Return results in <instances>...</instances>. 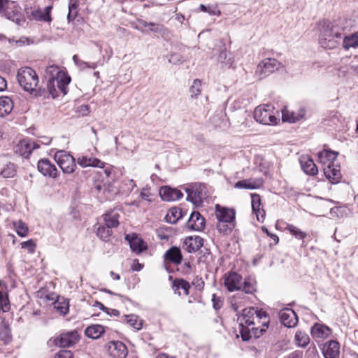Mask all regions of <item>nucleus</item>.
I'll use <instances>...</instances> for the list:
<instances>
[{"label": "nucleus", "mask_w": 358, "mask_h": 358, "mask_svg": "<svg viewBox=\"0 0 358 358\" xmlns=\"http://www.w3.org/2000/svg\"><path fill=\"white\" fill-rule=\"evenodd\" d=\"M344 20L324 21L320 29L319 42L323 48L334 49L341 43L343 37Z\"/></svg>", "instance_id": "nucleus-1"}, {"label": "nucleus", "mask_w": 358, "mask_h": 358, "mask_svg": "<svg viewBox=\"0 0 358 358\" xmlns=\"http://www.w3.org/2000/svg\"><path fill=\"white\" fill-rule=\"evenodd\" d=\"M17 79L20 85L27 92H32L38 84V75L30 67L20 69L17 71Z\"/></svg>", "instance_id": "nucleus-2"}, {"label": "nucleus", "mask_w": 358, "mask_h": 358, "mask_svg": "<svg viewBox=\"0 0 358 358\" xmlns=\"http://www.w3.org/2000/svg\"><path fill=\"white\" fill-rule=\"evenodd\" d=\"M45 78L48 80L55 79L57 81V87L61 90L64 94L67 93L68 85L71 81V78L59 66L56 65H50L45 69Z\"/></svg>", "instance_id": "nucleus-3"}, {"label": "nucleus", "mask_w": 358, "mask_h": 358, "mask_svg": "<svg viewBox=\"0 0 358 358\" xmlns=\"http://www.w3.org/2000/svg\"><path fill=\"white\" fill-rule=\"evenodd\" d=\"M278 111L271 105H260L254 111V118L257 122L266 125H274L277 124Z\"/></svg>", "instance_id": "nucleus-4"}, {"label": "nucleus", "mask_w": 358, "mask_h": 358, "mask_svg": "<svg viewBox=\"0 0 358 358\" xmlns=\"http://www.w3.org/2000/svg\"><path fill=\"white\" fill-rule=\"evenodd\" d=\"M187 194V200L196 206L201 205L203 200L208 196L207 186L203 183H194L185 188Z\"/></svg>", "instance_id": "nucleus-5"}, {"label": "nucleus", "mask_w": 358, "mask_h": 358, "mask_svg": "<svg viewBox=\"0 0 358 358\" xmlns=\"http://www.w3.org/2000/svg\"><path fill=\"white\" fill-rule=\"evenodd\" d=\"M281 67L282 64L276 59L266 58L258 64L255 73L259 79H262L275 71L279 70Z\"/></svg>", "instance_id": "nucleus-6"}, {"label": "nucleus", "mask_w": 358, "mask_h": 358, "mask_svg": "<svg viewBox=\"0 0 358 358\" xmlns=\"http://www.w3.org/2000/svg\"><path fill=\"white\" fill-rule=\"evenodd\" d=\"M55 160L64 173H72L76 168L74 157L64 150L57 151L55 155Z\"/></svg>", "instance_id": "nucleus-7"}, {"label": "nucleus", "mask_w": 358, "mask_h": 358, "mask_svg": "<svg viewBox=\"0 0 358 358\" xmlns=\"http://www.w3.org/2000/svg\"><path fill=\"white\" fill-rule=\"evenodd\" d=\"M268 321L262 322V327H257L255 325L257 323H253L252 326H244L240 329V334L242 339L245 341H249L252 337L258 338L262 336L266 329L268 328Z\"/></svg>", "instance_id": "nucleus-8"}, {"label": "nucleus", "mask_w": 358, "mask_h": 358, "mask_svg": "<svg viewBox=\"0 0 358 358\" xmlns=\"http://www.w3.org/2000/svg\"><path fill=\"white\" fill-rule=\"evenodd\" d=\"M80 336L77 331H71L61 334L55 340L56 345L60 348H70L78 342Z\"/></svg>", "instance_id": "nucleus-9"}, {"label": "nucleus", "mask_w": 358, "mask_h": 358, "mask_svg": "<svg viewBox=\"0 0 358 358\" xmlns=\"http://www.w3.org/2000/svg\"><path fill=\"white\" fill-rule=\"evenodd\" d=\"M224 285L228 291L232 292L240 290L243 285L242 276L236 272H229L226 273L224 277Z\"/></svg>", "instance_id": "nucleus-10"}, {"label": "nucleus", "mask_w": 358, "mask_h": 358, "mask_svg": "<svg viewBox=\"0 0 358 358\" xmlns=\"http://www.w3.org/2000/svg\"><path fill=\"white\" fill-rule=\"evenodd\" d=\"M106 348L113 358H126L127 356V348L121 341H110L106 345Z\"/></svg>", "instance_id": "nucleus-11"}, {"label": "nucleus", "mask_w": 358, "mask_h": 358, "mask_svg": "<svg viewBox=\"0 0 358 358\" xmlns=\"http://www.w3.org/2000/svg\"><path fill=\"white\" fill-rule=\"evenodd\" d=\"M37 167L38 171L46 177L55 178L57 176L58 171L55 165L48 159L39 160Z\"/></svg>", "instance_id": "nucleus-12"}, {"label": "nucleus", "mask_w": 358, "mask_h": 358, "mask_svg": "<svg viewBox=\"0 0 358 358\" xmlns=\"http://www.w3.org/2000/svg\"><path fill=\"white\" fill-rule=\"evenodd\" d=\"M215 215L219 222L234 223L236 212L233 208L222 207L217 204L215 206Z\"/></svg>", "instance_id": "nucleus-13"}, {"label": "nucleus", "mask_w": 358, "mask_h": 358, "mask_svg": "<svg viewBox=\"0 0 358 358\" xmlns=\"http://www.w3.org/2000/svg\"><path fill=\"white\" fill-rule=\"evenodd\" d=\"M257 313V309L252 307L243 309L242 315L238 317L239 329L245 325L252 326L253 323H256V319H258V317L255 316Z\"/></svg>", "instance_id": "nucleus-14"}, {"label": "nucleus", "mask_w": 358, "mask_h": 358, "mask_svg": "<svg viewBox=\"0 0 358 358\" xmlns=\"http://www.w3.org/2000/svg\"><path fill=\"white\" fill-rule=\"evenodd\" d=\"M281 323L287 327H295L298 323V317L296 313L291 308H284L279 313Z\"/></svg>", "instance_id": "nucleus-15"}, {"label": "nucleus", "mask_w": 358, "mask_h": 358, "mask_svg": "<svg viewBox=\"0 0 358 358\" xmlns=\"http://www.w3.org/2000/svg\"><path fill=\"white\" fill-rule=\"evenodd\" d=\"M159 195L163 201L170 202L179 200L182 197L183 194L177 188L163 186L159 189Z\"/></svg>", "instance_id": "nucleus-16"}, {"label": "nucleus", "mask_w": 358, "mask_h": 358, "mask_svg": "<svg viewBox=\"0 0 358 358\" xmlns=\"http://www.w3.org/2000/svg\"><path fill=\"white\" fill-rule=\"evenodd\" d=\"M306 109L300 107L296 110H289L287 108L282 110V119L284 122L294 123L304 117Z\"/></svg>", "instance_id": "nucleus-17"}, {"label": "nucleus", "mask_w": 358, "mask_h": 358, "mask_svg": "<svg viewBox=\"0 0 358 358\" xmlns=\"http://www.w3.org/2000/svg\"><path fill=\"white\" fill-rule=\"evenodd\" d=\"M125 238L128 241L131 250L137 254L146 250L148 248L147 244L143 240L135 234H127Z\"/></svg>", "instance_id": "nucleus-18"}, {"label": "nucleus", "mask_w": 358, "mask_h": 358, "mask_svg": "<svg viewBox=\"0 0 358 358\" xmlns=\"http://www.w3.org/2000/svg\"><path fill=\"white\" fill-rule=\"evenodd\" d=\"M324 173L327 179L332 184L338 183L342 177L340 166H335L334 164H328L327 167L324 168Z\"/></svg>", "instance_id": "nucleus-19"}, {"label": "nucleus", "mask_w": 358, "mask_h": 358, "mask_svg": "<svg viewBox=\"0 0 358 358\" xmlns=\"http://www.w3.org/2000/svg\"><path fill=\"white\" fill-rule=\"evenodd\" d=\"M324 358H338L340 354V344L338 341L331 340L327 342L322 348Z\"/></svg>", "instance_id": "nucleus-20"}, {"label": "nucleus", "mask_w": 358, "mask_h": 358, "mask_svg": "<svg viewBox=\"0 0 358 358\" xmlns=\"http://www.w3.org/2000/svg\"><path fill=\"white\" fill-rule=\"evenodd\" d=\"M39 148V145L31 139H24L17 144V152L24 157H28L31 152Z\"/></svg>", "instance_id": "nucleus-21"}, {"label": "nucleus", "mask_w": 358, "mask_h": 358, "mask_svg": "<svg viewBox=\"0 0 358 358\" xmlns=\"http://www.w3.org/2000/svg\"><path fill=\"white\" fill-rule=\"evenodd\" d=\"M187 226L194 231H202L205 227V219L198 211H194L187 221Z\"/></svg>", "instance_id": "nucleus-22"}, {"label": "nucleus", "mask_w": 358, "mask_h": 358, "mask_svg": "<svg viewBox=\"0 0 358 358\" xmlns=\"http://www.w3.org/2000/svg\"><path fill=\"white\" fill-rule=\"evenodd\" d=\"M263 183L262 178H250L238 181L234 187L237 189H255L261 187Z\"/></svg>", "instance_id": "nucleus-23"}, {"label": "nucleus", "mask_w": 358, "mask_h": 358, "mask_svg": "<svg viewBox=\"0 0 358 358\" xmlns=\"http://www.w3.org/2000/svg\"><path fill=\"white\" fill-rule=\"evenodd\" d=\"M0 339L4 344H7L12 340L10 323L1 316H0Z\"/></svg>", "instance_id": "nucleus-24"}, {"label": "nucleus", "mask_w": 358, "mask_h": 358, "mask_svg": "<svg viewBox=\"0 0 358 358\" xmlns=\"http://www.w3.org/2000/svg\"><path fill=\"white\" fill-rule=\"evenodd\" d=\"M300 164L302 170L307 175L315 176L318 172V169L315 162L308 156H301L300 157Z\"/></svg>", "instance_id": "nucleus-25"}, {"label": "nucleus", "mask_w": 358, "mask_h": 358, "mask_svg": "<svg viewBox=\"0 0 358 358\" xmlns=\"http://www.w3.org/2000/svg\"><path fill=\"white\" fill-rule=\"evenodd\" d=\"M78 164L83 167H99V168H103L104 166L105 163L98 158L92 157H88V156H80L78 158L77 160Z\"/></svg>", "instance_id": "nucleus-26"}, {"label": "nucleus", "mask_w": 358, "mask_h": 358, "mask_svg": "<svg viewBox=\"0 0 358 358\" xmlns=\"http://www.w3.org/2000/svg\"><path fill=\"white\" fill-rule=\"evenodd\" d=\"M185 245L187 246L188 252H194L199 250L203 244V239L200 236L188 237L185 240Z\"/></svg>", "instance_id": "nucleus-27"}, {"label": "nucleus", "mask_w": 358, "mask_h": 358, "mask_svg": "<svg viewBox=\"0 0 358 358\" xmlns=\"http://www.w3.org/2000/svg\"><path fill=\"white\" fill-rule=\"evenodd\" d=\"M119 218L120 214L116 210H113L103 215L105 225L110 229L119 225Z\"/></svg>", "instance_id": "nucleus-28"}, {"label": "nucleus", "mask_w": 358, "mask_h": 358, "mask_svg": "<svg viewBox=\"0 0 358 358\" xmlns=\"http://www.w3.org/2000/svg\"><path fill=\"white\" fill-rule=\"evenodd\" d=\"M164 259L176 264H180L182 259L180 248L177 247L171 248L164 254Z\"/></svg>", "instance_id": "nucleus-29"}, {"label": "nucleus", "mask_w": 358, "mask_h": 358, "mask_svg": "<svg viewBox=\"0 0 358 358\" xmlns=\"http://www.w3.org/2000/svg\"><path fill=\"white\" fill-rule=\"evenodd\" d=\"M13 103L8 96L0 97V117H4L11 113Z\"/></svg>", "instance_id": "nucleus-30"}, {"label": "nucleus", "mask_w": 358, "mask_h": 358, "mask_svg": "<svg viewBox=\"0 0 358 358\" xmlns=\"http://www.w3.org/2000/svg\"><path fill=\"white\" fill-rule=\"evenodd\" d=\"M104 327L100 324L89 326L85 331V335L91 338L97 339L104 333Z\"/></svg>", "instance_id": "nucleus-31"}, {"label": "nucleus", "mask_w": 358, "mask_h": 358, "mask_svg": "<svg viewBox=\"0 0 358 358\" xmlns=\"http://www.w3.org/2000/svg\"><path fill=\"white\" fill-rule=\"evenodd\" d=\"M330 333V329L324 324H315L311 328V334L315 338H326Z\"/></svg>", "instance_id": "nucleus-32"}, {"label": "nucleus", "mask_w": 358, "mask_h": 358, "mask_svg": "<svg viewBox=\"0 0 358 358\" xmlns=\"http://www.w3.org/2000/svg\"><path fill=\"white\" fill-rule=\"evenodd\" d=\"M338 153L331 150H324L318 153V159L323 164H334V161L336 159Z\"/></svg>", "instance_id": "nucleus-33"}, {"label": "nucleus", "mask_w": 358, "mask_h": 358, "mask_svg": "<svg viewBox=\"0 0 358 358\" xmlns=\"http://www.w3.org/2000/svg\"><path fill=\"white\" fill-rule=\"evenodd\" d=\"M182 210L179 208H171L165 216V220L171 224L176 223L182 217Z\"/></svg>", "instance_id": "nucleus-34"}, {"label": "nucleus", "mask_w": 358, "mask_h": 358, "mask_svg": "<svg viewBox=\"0 0 358 358\" xmlns=\"http://www.w3.org/2000/svg\"><path fill=\"white\" fill-rule=\"evenodd\" d=\"M189 288V283L184 279L176 278L173 282V289H174L175 293H178V295L181 294L178 291L180 289H182L184 291L185 295H188Z\"/></svg>", "instance_id": "nucleus-35"}, {"label": "nucleus", "mask_w": 358, "mask_h": 358, "mask_svg": "<svg viewBox=\"0 0 358 358\" xmlns=\"http://www.w3.org/2000/svg\"><path fill=\"white\" fill-rule=\"evenodd\" d=\"M217 59L220 63L228 68L232 67L234 62L232 53L228 52L225 48L220 52Z\"/></svg>", "instance_id": "nucleus-36"}, {"label": "nucleus", "mask_w": 358, "mask_h": 358, "mask_svg": "<svg viewBox=\"0 0 358 358\" xmlns=\"http://www.w3.org/2000/svg\"><path fill=\"white\" fill-rule=\"evenodd\" d=\"M341 41L343 47L345 50H348L350 48L358 47V36L357 34H352L350 36H345L343 33V37Z\"/></svg>", "instance_id": "nucleus-37"}, {"label": "nucleus", "mask_w": 358, "mask_h": 358, "mask_svg": "<svg viewBox=\"0 0 358 358\" xmlns=\"http://www.w3.org/2000/svg\"><path fill=\"white\" fill-rule=\"evenodd\" d=\"M197 10L199 12L206 13L210 15L213 16H220L221 15V11L218 8V6L217 3H212L209 5L200 4Z\"/></svg>", "instance_id": "nucleus-38"}, {"label": "nucleus", "mask_w": 358, "mask_h": 358, "mask_svg": "<svg viewBox=\"0 0 358 358\" xmlns=\"http://www.w3.org/2000/svg\"><path fill=\"white\" fill-rule=\"evenodd\" d=\"M126 323L135 330H140L143 327V320L136 315H124Z\"/></svg>", "instance_id": "nucleus-39"}, {"label": "nucleus", "mask_w": 358, "mask_h": 358, "mask_svg": "<svg viewBox=\"0 0 358 358\" xmlns=\"http://www.w3.org/2000/svg\"><path fill=\"white\" fill-rule=\"evenodd\" d=\"M149 31L158 34L162 37L167 36L169 34V29L163 24L154 22H150Z\"/></svg>", "instance_id": "nucleus-40"}, {"label": "nucleus", "mask_w": 358, "mask_h": 358, "mask_svg": "<svg viewBox=\"0 0 358 358\" xmlns=\"http://www.w3.org/2000/svg\"><path fill=\"white\" fill-rule=\"evenodd\" d=\"M17 172V167L13 163H8L2 169L0 175L4 178H13Z\"/></svg>", "instance_id": "nucleus-41"}, {"label": "nucleus", "mask_w": 358, "mask_h": 358, "mask_svg": "<svg viewBox=\"0 0 358 358\" xmlns=\"http://www.w3.org/2000/svg\"><path fill=\"white\" fill-rule=\"evenodd\" d=\"M310 342L309 336L307 334L297 331L295 334V343L299 347L305 348Z\"/></svg>", "instance_id": "nucleus-42"}, {"label": "nucleus", "mask_w": 358, "mask_h": 358, "mask_svg": "<svg viewBox=\"0 0 358 358\" xmlns=\"http://www.w3.org/2000/svg\"><path fill=\"white\" fill-rule=\"evenodd\" d=\"M243 290L246 294H253L256 291V281L252 278H246L243 282Z\"/></svg>", "instance_id": "nucleus-43"}, {"label": "nucleus", "mask_w": 358, "mask_h": 358, "mask_svg": "<svg viewBox=\"0 0 358 358\" xmlns=\"http://www.w3.org/2000/svg\"><path fill=\"white\" fill-rule=\"evenodd\" d=\"M52 10V6H46L43 10H37L35 14V17L36 20L44 21V22H50L51 20L50 17V11Z\"/></svg>", "instance_id": "nucleus-44"}, {"label": "nucleus", "mask_w": 358, "mask_h": 358, "mask_svg": "<svg viewBox=\"0 0 358 358\" xmlns=\"http://www.w3.org/2000/svg\"><path fill=\"white\" fill-rule=\"evenodd\" d=\"M286 230L299 240H303L307 236V234L306 232L301 231L299 228L293 224H287Z\"/></svg>", "instance_id": "nucleus-45"}, {"label": "nucleus", "mask_w": 358, "mask_h": 358, "mask_svg": "<svg viewBox=\"0 0 358 358\" xmlns=\"http://www.w3.org/2000/svg\"><path fill=\"white\" fill-rule=\"evenodd\" d=\"M78 13V4L76 0H70L69 5L68 20L73 21L77 17Z\"/></svg>", "instance_id": "nucleus-46"}, {"label": "nucleus", "mask_w": 358, "mask_h": 358, "mask_svg": "<svg viewBox=\"0 0 358 358\" xmlns=\"http://www.w3.org/2000/svg\"><path fill=\"white\" fill-rule=\"evenodd\" d=\"M15 8V3L8 0H0V15L8 16L9 10Z\"/></svg>", "instance_id": "nucleus-47"}, {"label": "nucleus", "mask_w": 358, "mask_h": 358, "mask_svg": "<svg viewBox=\"0 0 358 358\" xmlns=\"http://www.w3.org/2000/svg\"><path fill=\"white\" fill-rule=\"evenodd\" d=\"M201 81L195 79L189 88L190 96L192 98L196 99L201 93Z\"/></svg>", "instance_id": "nucleus-48"}, {"label": "nucleus", "mask_w": 358, "mask_h": 358, "mask_svg": "<svg viewBox=\"0 0 358 358\" xmlns=\"http://www.w3.org/2000/svg\"><path fill=\"white\" fill-rule=\"evenodd\" d=\"M73 60L76 65L78 66L80 69H85L86 68L95 69L97 67V64L96 62L87 63L80 59L76 55L73 57Z\"/></svg>", "instance_id": "nucleus-49"}, {"label": "nucleus", "mask_w": 358, "mask_h": 358, "mask_svg": "<svg viewBox=\"0 0 358 358\" xmlns=\"http://www.w3.org/2000/svg\"><path fill=\"white\" fill-rule=\"evenodd\" d=\"M234 223H228L226 222H219L217 224V229L220 233L228 234L231 233L234 227Z\"/></svg>", "instance_id": "nucleus-50"}, {"label": "nucleus", "mask_w": 358, "mask_h": 358, "mask_svg": "<svg viewBox=\"0 0 358 358\" xmlns=\"http://www.w3.org/2000/svg\"><path fill=\"white\" fill-rule=\"evenodd\" d=\"M110 228H108L105 226H99L96 229V235L103 241H107L111 236L112 231L110 230Z\"/></svg>", "instance_id": "nucleus-51"}, {"label": "nucleus", "mask_w": 358, "mask_h": 358, "mask_svg": "<svg viewBox=\"0 0 358 358\" xmlns=\"http://www.w3.org/2000/svg\"><path fill=\"white\" fill-rule=\"evenodd\" d=\"M10 303L6 292L0 291V308L3 312L6 313L10 310Z\"/></svg>", "instance_id": "nucleus-52"}, {"label": "nucleus", "mask_w": 358, "mask_h": 358, "mask_svg": "<svg viewBox=\"0 0 358 358\" xmlns=\"http://www.w3.org/2000/svg\"><path fill=\"white\" fill-rule=\"evenodd\" d=\"M14 227L17 234L20 236L24 237L27 235L29 231L28 227L21 220L14 222Z\"/></svg>", "instance_id": "nucleus-53"}, {"label": "nucleus", "mask_w": 358, "mask_h": 358, "mask_svg": "<svg viewBox=\"0 0 358 358\" xmlns=\"http://www.w3.org/2000/svg\"><path fill=\"white\" fill-rule=\"evenodd\" d=\"M47 88L49 93L53 98L59 96L58 91L61 92V90L57 87V81L55 79L52 80H48Z\"/></svg>", "instance_id": "nucleus-54"}, {"label": "nucleus", "mask_w": 358, "mask_h": 358, "mask_svg": "<svg viewBox=\"0 0 358 358\" xmlns=\"http://www.w3.org/2000/svg\"><path fill=\"white\" fill-rule=\"evenodd\" d=\"M20 245H21V248L22 249L27 250L28 252H29L31 254L34 253L35 252V250L36 248V245L32 239L28 240L27 241H24V242L21 243Z\"/></svg>", "instance_id": "nucleus-55"}, {"label": "nucleus", "mask_w": 358, "mask_h": 358, "mask_svg": "<svg viewBox=\"0 0 358 358\" xmlns=\"http://www.w3.org/2000/svg\"><path fill=\"white\" fill-rule=\"evenodd\" d=\"M261 208V198L257 194H252V211H259Z\"/></svg>", "instance_id": "nucleus-56"}, {"label": "nucleus", "mask_w": 358, "mask_h": 358, "mask_svg": "<svg viewBox=\"0 0 358 358\" xmlns=\"http://www.w3.org/2000/svg\"><path fill=\"white\" fill-rule=\"evenodd\" d=\"M150 187H145L141 189V192L140 193V197L143 200L148 201L149 202L152 201V194L150 192Z\"/></svg>", "instance_id": "nucleus-57"}, {"label": "nucleus", "mask_w": 358, "mask_h": 358, "mask_svg": "<svg viewBox=\"0 0 358 358\" xmlns=\"http://www.w3.org/2000/svg\"><path fill=\"white\" fill-rule=\"evenodd\" d=\"M55 358H73V353L70 350H60L55 355Z\"/></svg>", "instance_id": "nucleus-58"}, {"label": "nucleus", "mask_w": 358, "mask_h": 358, "mask_svg": "<svg viewBox=\"0 0 358 358\" xmlns=\"http://www.w3.org/2000/svg\"><path fill=\"white\" fill-rule=\"evenodd\" d=\"M169 61L170 63H172L173 64H178L179 63L182 62L183 60L179 55L172 54L170 55Z\"/></svg>", "instance_id": "nucleus-59"}, {"label": "nucleus", "mask_w": 358, "mask_h": 358, "mask_svg": "<svg viewBox=\"0 0 358 358\" xmlns=\"http://www.w3.org/2000/svg\"><path fill=\"white\" fill-rule=\"evenodd\" d=\"M192 284L195 285V287L199 289H201L203 287L204 282L203 281L201 278H199L198 276H196L194 279Z\"/></svg>", "instance_id": "nucleus-60"}, {"label": "nucleus", "mask_w": 358, "mask_h": 358, "mask_svg": "<svg viewBox=\"0 0 358 358\" xmlns=\"http://www.w3.org/2000/svg\"><path fill=\"white\" fill-rule=\"evenodd\" d=\"M143 28H148V30L149 31L150 22H147L144 20L138 21V24L136 26V29L141 31L142 32H143V31H145Z\"/></svg>", "instance_id": "nucleus-61"}, {"label": "nucleus", "mask_w": 358, "mask_h": 358, "mask_svg": "<svg viewBox=\"0 0 358 358\" xmlns=\"http://www.w3.org/2000/svg\"><path fill=\"white\" fill-rule=\"evenodd\" d=\"M262 231L271 238L275 244L278 243L279 238L277 235L270 233L266 227H262Z\"/></svg>", "instance_id": "nucleus-62"}, {"label": "nucleus", "mask_w": 358, "mask_h": 358, "mask_svg": "<svg viewBox=\"0 0 358 358\" xmlns=\"http://www.w3.org/2000/svg\"><path fill=\"white\" fill-rule=\"evenodd\" d=\"M285 358H303V352L300 350H295L290 353Z\"/></svg>", "instance_id": "nucleus-63"}, {"label": "nucleus", "mask_w": 358, "mask_h": 358, "mask_svg": "<svg viewBox=\"0 0 358 358\" xmlns=\"http://www.w3.org/2000/svg\"><path fill=\"white\" fill-rule=\"evenodd\" d=\"M257 215V218L259 222H263L265 217V211L262 208H259V211H253Z\"/></svg>", "instance_id": "nucleus-64"}]
</instances>
